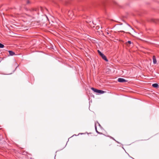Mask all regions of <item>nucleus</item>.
<instances>
[{"mask_svg":"<svg viewBox=\"0 0 159 159\" xmlns=\"http://www.w3.org/2000/svg\"><path fill=\"white\" fill-rule=\"evenodd\" d=\"M98 53L99 54V55L104 60L106 61H108V60L107 58L100 51L98 50Z\"/></svg>","mask_w":159,"mask_h":159,"instance_id":"obj_1","label":"nucleus"},{"mask_svg":"<svg viewBox=\"0 0 159 159\" xmlns=\"http://www.w3.org/2000/svg\"><path fill=\"white\" fill-rule=\"evenodd\" d=\"M118 81L120 82H127V81L125 80V79L122 78H119L118 79Z\"/></svg>","mask_w":159,"mask_h":159,"instance_id":"obj_2","label":"nucleus"},{"mask_svg":"<svg viewBox=\"0 0 159 159\" xmlns=\"http://www.w3.org/2000/svg\"><path fill=\"white\" fill-rule=\"evenodd\" d=\"M153 62L154 64H155L157 63V61L156 58L155 56H153L152 57Z\"/></svg>","mask_w":159,"mask_h":159,"instance_id":"obj_3","label":"nucleus"},{"mask_svg":"<svg viewBox=\"0 0 159 159\" xmlns=\"http://www.w3.org/2000/svg\"><path fill=\"white\" fill-rule=\"evenodd\" d=\"M97 93H98L100 94L103 93H105V91L102 90L97 89L96 92Z\"/></svg>","mask_w":159,"mask_h":159,"instance_id":"obj_4","label":"nucleus"},{"mask_svg":"<svg viewBox=\"0 0 159 159\" xmlns=\"http://www.w3.org/2000/svg\"><path fill=\"white\" fill-rule=\"evenodd\" d=\"M9 52L10 56H13L15 54L14 52L11 51H9Z\"/></svg>","mask_w":159,"mask_h":159,"instance_id":"obj_5","label":"nucleus"},{"mask_svg":"<svg viewBox=\"0 0 159 159\" xmlns=\"http://www.w3.org/2000/svg\"><path fill=\"white\" fill-rule=\"evenodd\" d=\"M152 86L154 88H157L158 86V85L156 83L152 84Z\"/></svg>","mask_w":159,"mask_h":159,"instance_id":"obj_6","label":"nucleus"},{"mask_svg":"<svg viewBox=\"0 0 159 159\" xmlns=\"http://www.w3.org/2000/svg\"><path fill=\"white\" fill-rule=\"evenodd\" d=\"M131 43H132L130 41H128L126 43V44L128 46H129V45L131 44Z\"/></svg>","mask_w":159,"mask_h":159,"instance_id":"obj_7","label":"nucleus"},{"mask_svg":"<svg viewBox=\"0 0 159 159\" xmlns=\"http://www.w3.org/2000/svg\"><path fill=\"white\" fill-rule=\"evenodd\" d=\"M4 47V45L3 44L0 43V48H3Z\"/></svg>","mask_w":159,"mask_h":159,"instance_id":"obj_8","label":"nucleus"},{"mask_svg":"<svg viewBox=\"0 0 159 159\" xmlns=\"http://www.w3.org/2000/svg\"><path fill=\"white\" fill-rule=\"evenodd\" d=\"M93 90L94 92H96V90H97V89H96L93 88H91Z\"/></svg>","mask_w":159,"mask_h":159,"instance_id":"obj_9","label":"nucleus"},{"mask_svg":"<svg viewBox=\"0 0 159 159\" xmlns=\"http://www.w3.org/2000/svg\"><path fill=\"white\" fill-rule=\"evenodd\" d=\"M93 90L94 92H96V90H97V89H96L93 88H91Z\"/></svg>","mask_w":159,"mask_h":159,"instance_id":"obj_10","label":"nucleus"},{"mask_svg":"<svg viewBox=\"0 0 159 159\" xmlns=\"http://www.w3.org/2000/svg\"><path fill=\"white\" fill-rule=\"evenodd\" d=\"M96 131L98 133V134H101L99 132H98L97 130V129H96Z\"/></svg>","mask_w":159,"mask_h":159,"instance_id":"obj_11","label":"nucleus"},{"mask_svg":"<svg viewBox=\"0 0 159 159\" xmlns=\"http://www.w3.org/2000/svg\"><path fill=\"white\" fill-rule=\"evenodd\" d=\"M29 3V1H27V3Z\"/></svg>","mask_w":159,"mask_h":159,"instance_id":"obj_12","label":"nucleus"}]
</instances>
